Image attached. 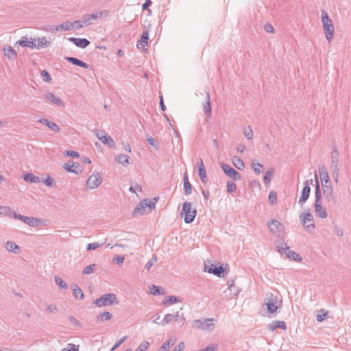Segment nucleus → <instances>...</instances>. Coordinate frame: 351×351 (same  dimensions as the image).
Here are the masks:
<instances>
[{"mask_svg": "<svg viewBox=\"0 0 351 351\" xmlns=\"http://www.w3.org/2000/svg\"><path fill=\"white\" fill-rule=\"evenodd\" d=\"M322 190L319 183V180L317 178V174H315V203H314V208L316 213V215L322 218L325 219L327 217V212L325 208L322 207Z\"/></svg>", "mask_w": 351, "mask_h": 351, "instance_id": "f257e3e1", "label": "nucleus"}, {"mask_svg": "<svg viewBox=\"0 0 351 351\" xmlns=\"http://www.w3.org/2000/svg\"><path fill=\"white\" fill-rule=\"evenodd\" d=\"M228 265L213 264L210 262L205 263L204 270L210 274H213L219 278H223L225 276L226 270Z\"/></svg>", "mask_w": 351, "mask_h": 351, "instance_id": "f03ea898", "label": "nucleus"}, {"mask_svg": "<svg viewBox=\"0 0 351 351\" xmlns=\"http://www.w3.org/2000/svg\"><path fill=\"white\" fill-rule=\"evenodd\" d=\"M180 215L184 218V222L189 224L194 221L197 215V210L196 208L192 209V204L191 202H184L182 204Z\"/></svg>", "mask_w": 351, "mask_h": 351, "instance_id": "7ed1b4c3", "label": "nucleus"}, {"mask_svg": "<svg viewBox=\"0 0 351 351\" xmlns=\"http://www.w3.org/2000/svg\"><path fill=\"white\" fill-rule=\"evenodd\" d=\"M93 304L98 307H102L112 304H119V300L114 293H108L95 299L93 301Z\"/></svg>", "mask_w": 351, "mask_h": 351, "instance_id": "20e7f679", "label": "nucleus"}, {"mask_svg": "<svg viewBox=\"0 0 351 351\" xmlns=\"http://www.w3.org/2000/svg\"><path fill=\"white\" fill-rule=\"evenodd\" d=\"M300 219L306 231L308 232H313L314 231L315 228L314 219L309 210H306V212H303L300 215Z\"/></svg>", "mask_w": 351, "mask_h": 351, "instance_id": "39448f33", "label": "nucleus"}, {"mask_svg": "<svg viewBox=\"0 0 351 351\" xmlns=\"http://www.w3.org/2000/svg\"><path fill=\"white\" fill-rule=\"evenodd\" d=\"M109 12L106 10H100L96 12L90 14H85L82 16L84 23L86 26H89L93 24V21L101 19L103 16H106Z\"/></svg>", "mask_w": 351, "mask_h": 351, "instance_id": "423d86ee", "label": "nucleus"}, {"mask_svg": "<svg viewBox=\"0 0 351 351\" xmlns=\"http://www.w3.org/2000/svg\"><path fill=\"white\" fill-rule=\"evenodd\" d=\"M281 245H283L284 243H282ZM285 247L283 246L278 247V252H279L281 254H282L284 253L287 258H288L291 260H293L294 261H296V262L302 261V258L299 254H298L293 251L289 250V247L287 245V244H285Z\"/></svg>", "mask_w": 351, "mask_h": 351, "instance_id": "0eeeda50", "label": "nucleus"}, {"mask_svg": "<svg viewBox=\"0 0 351 351\" xmlns=\"http://www.w3.org/2000/svg\"><path fill=\"white\" fill-rule=\"evenodd\" d=\"M220 167L222 169L224 174L232 179L234 181H239L241 180V175L229 165L221 163Z\"/></svg>", "mask_w": 351, "mask_h": 351, "instance_id": "6e6552de", "label": "nucleus"}, {"mask_svg": "<svg viewBox=\"0 0 351 351\" xmlns=\"http://www.w3.org/2000/svg\"><path fill=\"white\" fill-rule=\"evenodd\" d=\"M13 218L19 219L32 227H38L40 225L41 219L33 217H27L21 214L14 213Z\"/></svg>", "mask_w": 351, "mask_h": 351, "instance_id": "1a4fd4ad", "label": "nucleus"}, {"mask_svg": "<svg viewBox=\"0 0 351 351\" xmlns=\"http://www.w3.org/2000/svg\"><path fill=\"white\" fill-rule=\"evenodd\" d=\"M313 184V180H306L304 182V187L301 192V195L298 200V204L302 206L308 199L311 193L310 185Z\"/></svg>", "mask_w": 351, "mask_h": 351, "instance_id": "9d476101", "label": "nucleus"}, {"mask_svg": "<svg viewBox=\"0 0 351 351\" xmlns=\"http://www.w3.org/2000/svg\"><path fill=\"white\" fill-rule=\"evenodd\" d=\"M95 135L104 144L107 145L109 147H114V140L110 136L106 134L104 130H97Z\"/></svg>", "mask_w": 351, "mask_h": 351, "instance_id": "9b49d317", "label": "nucleus"}, {"mask_svg": "<svg viewBox=\"0 0 351 351\" xmlns=\"http://www.w3.org/2000/svg\"><path fill=\"white\" fill-rule=\"evenodd\" d=\"M101 178L99 175V173H97V175L93 174L89 176V178L86 180V185L87 188L90 189H94L98 187L101 184Z\"/></svg>", "mask_w": 351, "mask_h": 351, "instance_id": "f8f14e48", "label": "nucleus"}, {"mask_svg": "<svg viewBox=\"0 0 351 351\" xmlns=\"http://www.w3.org/2000/svg\"><path fill=\"white\" fill-rule=\"evenodd\" d=\"M67 40L69 42L73 43L76 47L82 49H85L90 43L88 39L84 38L69 37L67 38Z\"/></svg>", "mask_w": 351, "mask_h": 351, "instance_id": "ddd939ff", "label": "nucleus"}, {"mask_svg": "<svg viewBox=\"0 0 351 351\" xmlns=\"http://www.w3.org/2000/svg\"><path fill=\"white\" fill-rule=\"evenodd\" d=\"M63 168L67 172L73 173L76 175L81 173L82 171V169H80V164L75 162H72L71 164L64 163Z\"/></svg>", "mask_w": 351, "mask_h": 351, "instance_id": "4468645a", "label": "nucleus"}, {"mask_svg": "<svg viewBox=\"0 0 351 351\" xmlns=\"http://www.w3.org/2000/svg\"><path fill=\"white\" fill-rule=\"evenodd\" d=\"M44 97L55 106L58 107H64V103L63 101L60 97H56L53 93H47L44 95Z\"/></svg>", "mask_w": 351, "mask_h": 351, "instance_id": "2eb2a0df", "label": "nucleus"}, {"mask_svg": "<svg viewBox=\"0 0 351 351\" xmlns=\"http://www.w3.org/2000/svg\"><path fill=\"white\" fill-rule=\"evenodd\" d=\"M213 319H197L194 321V326L197 328L208 329L213 324L210 323Z\"/></svg>", "mask_w": 351, "mask_h": 351, "instance_id": "dca6fc26", "label": "nucleus"}, {"mask_svg": "<svg viewBox=\"0 0 351 351\" xmlns=\"http://www.w3.org/2000/svg\"><path fill=\"white\" fill-rule=\"evenodd\" d=\"M149 38V30L145 27L141 36V39L137 42V47L138 49L144 48L148 44Z\"/></svg>", "mask_w": 351, "mask_h": 351, "instance_id": "f3484780", "label": "nucleus"}, {"mask_svg": "<svg viewBox=\"0 0 351 351\" xmlns=\"http://www.w3.org/2000/svg\"><path fill=\"white\" fill-rule=\"evenodd\" d=\"M64 59L73 65L78 66L84 69H89L90 67L88 64L75 57L66 56L64 57Z\"/></svg>", "mask_w": 351, "mask_h": 351, "instance_id": "a211bd4d", "label": "nucleus"}, {"mask_svg": "<svg viewBox=\"0 0 351 351\" xmlns=\"http://www.w3.org/2000/svg\"><path fill=\"white\" fill-rule=\"evenodd\" d=\"M339 153L337 150V145H332V151L331 152V167H339Z\"/></svg>", "mask_w": 351, "mask_h": 351, "instance_id": "6ab92c4d", "label": "nucleus"}, {"mask_svg": "<svg viewBox=\"0 0 351 351\" xmlns=\"http://www.w3.org/2000/svg\"><path fill=\"white\" fill-rule=\"evenodd\" d=\"M38 122L47 126L50 130L53 132H60L59 126L54 122L49 121L47 119L43 118L38 120Z\"/></svg>", "mask_w": 351, "mask_h": 351, "instance_id": "aec40b11", "label": "nucleus"}, {"mask_svg": "<svg viewBox=\"0 0 351 351\" xmlns=\"http://www.w3.org/2000/svg\"><path fill=\"white\" fill-rule=\"evenodd\" d=\"M184 193L186 195H191L192 193L193 186L190 183L188 178L187 172H185L183 176Z\"/></svg>", "mask_w": 351, "mask_h": 351, "instance_id": "412c9836", "label": "nucleus"}, {"mask_svg": "<svg viewBox=\"0 0 351 351\" xmlns=\"http://www.w3.org/2000/svg\"><path fill=\"white\" fill-rule=\"evenodd\" d=\"M326 34V38L328 41H330L334 35V26L332 22L323 25Z\"/></svg>", "mask_w": 351, "mask_h": 351, "instance_id": "4be33fe9", "label": "nucleus"}, {"mask_svg": "<svg viewBox=\"0 0 351 351\" xmlns=\"http://www.w3.org/2000/svg\"><path fill=\"white\" fill-rule=\"evenodd\" d=\"M277 328L282 330H286L287 326L284 321H272L271 324L268 325V329L273 332Z\"/></svg>", "mask_w": 351, "mask_h": 351, "instance_id": "5701e85b", "label": "nucleus"}, {"mask_svg": "<svg viewBox=\"0 0 351 351\" xmlns=\"http://www.w3.org/2000/svg\"><path fill=\"white\" fill-rule=\"evenodd\" d=\"M323 195H324V199L329 203V204H335V201H336V199H335V197L333 194V189L332 188L331 189H324V191H323Z\"/></svg>", "mask_w": 351, "mask_h": 351, "instance_id": "b1692460", "label": "nucleus"}, {"mask_svg": "<svg viewBox=\"0 0 351 351\" xmlns=\"http://www.w3.org/2000/svg\"><path fill=\"white\" fill-rule=\"evenodd\" d=\"M71 287L73 289V294L74 298L78 300H84V294L82 289L75 284L71 285Z\"/></svg>", "mask_w": 351, "mask_h": 351, "instance_id": "393cba45", "label": "nucleus"}, {"mask_svg": "<svg viewBox=\"0 0 351 351\" xmlns=\"http://www.w3.org/2000/svg\"><path fill=\"white\" fill-rule=\"evenodd\" d=\"M180 302L179 297L176 295L166 296L162 301V304L165 306L172 305Z\"/></svg>", "mask_w": 351, "mask_h": 351, "instance_id": "a878e982", "label": "nucleus"}, {"mask_svg": "<svg viewBox=\"0 0 351 351\" xmlns=\"http://www.w3.org/2000/svg\"><path fill=\"white\" fill-rule=\"evenodd\" d=\"M23 180L30 184L38 183L40 182V178L32 173H26L23 174Z\"/></svg>", "mask_w": 351, "mask_h": 351, "instance_id": "bb28decb", "label": "nucleus"}, {"mask_svg": "<svg viewBox=\"0 0 351 351\" xmlns=\"http://www.w3.org/2000/svg\"><path fill=\"white\" fill-rule=\"evenodd\" d=\"M277 300H274L273 299L268 300L267 302H265V305L267 306V311L270 314L275 313L278 310V306L276 305Z\"/></svg>", "mask_w": 351, "mask_h": 351, "instance_id": "cd10ccee", "label": "nucleus"}, {"mask_svg": "<svg viewBox=\"0 0 351 351\" xmlns=\"http://www.w3.org/2000/svg\"><path fill=\"white\" fill-rule=\"evenodd\" d=\"M206 102L203 106L204 114L207 117H210L212 112L211 104H210V95L208 93H206Z\"/></svg>", "mask_w": 351, "mask_h": 351, "instance_id": "c85d7f7f", "label": "nucleus"}, {"mask_svg": "<svg viewBox=\"0 0 351 351\" xmlns=\"http://www.w3.org/2000/svg\"><path fill=\"white\" fill-rule=\"evenodd\" d=\"M280 225L281 223L277 219L270 220L267 223L268 228L273 234H276L278 232L279 226Z\"/></svg>", "mask_w": 351, "mask_h": 351, "instance_id": "c756f323", "label": "nucleus"}, {"mask_svg": "<svg viewBox=\"0 0 351 351\" xmlns=\"http://www.w3.org/2000/svg\"><path fill=\"white\" fill-rule=\"evenodd\" d=\"M149 293L153 295H161L165 293V289L160 286L152 285L149 289Z\"/></svg>", "mask_w": 351, "mask_h": 351, "instance_id": "7c9ffc66", "label": "nucleus"}, {"mask_svg": "<svg viewBox=\"0 0 351 351\" xmlns=\"http://www.w3.org/2000/svg\"><path fill=\"white\" fill-rule=\"evenodd\" d=\"M4 55L9 60H14L16 58V53L15 50L11 46H7V47H3Z\"/></svg>", "mask_w": 351, "mask_h": 351, "instance_id": "2f4dec72", "label": "nucleus"}, {"mask_svg": "<svg viewBox=\"0 0 351 351\" xmlns=\"http://www.w3.org/2000/svg\"><path fill=\"white\" fill-rule=\"evenodd\" d=\"M319 173L321 182L326 181V183H330V180L328 173L324 166L319 168Z\"/></svg>", "mask_w": 351, "mask_h": 351, "instance_id": "473e14b6", "label": "nucleus"}, {"mask_svg": "<svg viewBox=\"0 0 351 351\" xmlns=\"http://www.w3.org/2000/svg\"><path fill=\"white\" fill-rule=\"evenodd\" d=\"M232 162L238 170L242 171L245 167L243 161L239 156H234Z\"/></svg>", "mask_w": 351, "mask_h": 351, "instance_id": "72a5a7b5", "label": "nucleus"}, {"mask_svg": "<svg viewBox=\"0 0 351 351\" xmlns=\"http://www.w3.org/2000/svg\"><path fill=\"white\" fill-rule=\"evenodd\" d=\"M274 169L273 167L269 168L268 170L265 172L263 177V182L266 186H268L270 184L271 176L274 174Z\"/></svg>", "mask_w": 351, "mask_h": 351, "instance_id": "f704fd0d", "label": "nucleus"}, {"mask_svg": "<svg viewBox=\"0 0 351 351\" xmlns=\"http://www.w3.org/2000/svg\"><path fill=\"white\" fill-rule=\"evenodd\" d=\"M16 213L13 209L8 206H0V215L10 216L13 218V214Z\"/></svg>", "mask_w": 351, "mask_h": 351, "instance_id": "c9c22d12", "label": "nucleus"}, {"mask_svg": "<svg viewBox=\"0 0 351 351\" xmlns=\"http://www.w3.org/2000/svg\"><path fill=\"white\" fill-rule=\"evenodd\" d=\"M112 317V315L110 312L104 311V313H99L97 316L96 319H97V321L98 322H104V321H108Z\"/></svg>", "mask_w": 351, "mask_h": 351, "instance_id": "e433bc0d", "label": "nucleus"}, {"mask_svg": "<svg viewBox=\"0 0 351 351\" xmlns=\"http://www.w3.org/2000/svg\"><path fill=\"white\" fill-rule=\"evenodd\" d=\"M130 158L125 154H119L116 156V160L123 166H126L130 164Z\"/></svg>", "mask_w": 351, "mask_h": 351, "instance_id": "4c0bfd02", "label": "nucleus"}, {"mask_svg": "<svg viewBox=\"0 0 351 351\" xmlns=\"http://www.w3.org/2000/svg\"><path fill=\"white\" fill-rule=\"evenodd\" d=\"M6 249L10 252L17 254L19 252V247L13 241L6 243Z\"/></svg>", "mask_w": 351, "mask_h": 351, "instance_id": "58836bf2", "label": "nucleus"}, {"mask_svg": "<svg viewBox=\"0 0 351 351\" xmlns=\"http://www.w3.org/2000/svg\"><path fill=\"white\" fill-rule=\"evenodd\" d=\"M145 206L143 204V202L142 200L140 202L139 204H137L136 208L134 209L132 214H133V215H136L137 214L143 215V213H145Z\"/></svg>", "mask_w": 351, "mask_h": 351, "instance_id": "ea45409f", "label": "nucleus"}, {"mask_svg": "<svg viewBox=\"0 0 351 351\" xmlns=\"http://www.w3.org/2000/svg\"><path fill=\"white\" fill-rule=\"evenodd\" d=\"M49 42L47 40L45 37H41L38 38V49H44L48 47Z\"/></svg>", "mask_w": 351, "mask_h": 351, "instance_id": "a19ab883", "label": "nucleus"}, {"mask_svg": "<svg viewBox=\"0 0 351 351\" xmlns=\"http://www.w3.org/2000/svg\"><path fill=\"white\" fill-rule=\"evenodd\" d=\"M54 280L56 284L61 289H66L68 288V285L65 281H64L61 278L58 276H54Z\"/></svg>", "mask_w": 351, "mask_h": 351, "instance_id": "79ce46f5", "label": "nucleus"}, {"mask_svg": "<svg viewBox=\"0 0 351 351\" xmlns=\"http://www.w3.org/2000/svg\"><path fill=\"white\" fill-rule=\"evenodd\" d=\"M84 21L82 18L80 20H76L72 22L73 29L77 30L80 29L84 27H87L84 25Z\"/></svg>", "mask_w": 351, "mask_h": 351, "instance_id": "37998d69", "label": "nucleus"}, {"mask_svg": "<svg viewBox=\"0 0 351 351\" xmlns=\"http://www.w3.org/2000/svg\"><path fill=\"white\" fill-rule=\"evenodd\" d=\"M43 182L45 186L48 187L53 188L56 186V183L54 181L53 178L49 176V175L45 179L43 180Z\"/></svg>", "mask_w": 351, "mask_h": 351, "instance_id": "c03bdc74", "label": "nucleus"}, {"mask_svg": "<svg viewBox=\"0 0 351 351\" xmlns=\"http://www.w3.org/2000/svg\"><path fill=\"white\" fill-rule=\"evenodd\" d=\"M173 319V314L168 313L166 314L164 318L158 323V325H161L162 326L167 325L169 322H171Z\"/></svg>", "mask_w": 351, "mask_h": 351, "instance_id": "a18cd8bd", "label": "nucleus"}, {"mask_svg": "<svg viewBox=\"0 0 351 351\" xmlns=\"http://www.w3.org/2000/svg\"><path fill=\"white\" fill-rule=\"evenodd\" d=\"M252 169L254 170V171L257 173L260 174L262 172V170L263 169V165L260 162H252Z\"/></svg>", "mask_w": 351, "mask_h": 351, "instance_id": "49530a36", "label": "nucleus"}, {"mask_svg": "<svg viewBox=\"0 0 351 351\" xmlns=\"http://www.w3.org/2000/svg\"><path fill=\"white\" fill-rule=\"evenodd\" d=\"M333 231L339 237L343 235V229L341 226H338L335 222L332 223Z\"/></svg>", "mask_w": 351, "mask_h": 351, "instance_id": "de8ad7c7", "label": "nucleus"}, {"mask_svg": "<svg viewBox=\"0 0 351 351\" xmlns=\"http://www.w3.org/2000/svg\"><path fill=\"white\" fill-rule=\"evenodd\" d=\"M59 27L64 31H69L73 29L72 22L66 21L64 23L60 24Z\"/></svg>", "mask_w": 351, "mask_h": 351, "instance_id": "09e8293b", "label": "nucleus"}, {"mask_svg": "<svg viewBox=\"0 0 351 351\" xmlns=\"http://www.w3.org/2000/svg\"><path fill=\"white\" fill-rule=\"evenodd\" d=\"M237 190V185L234 182L228 181L226 186V192L228 193H232Z\"/></svg>", "mask_w": 351, "mask_h": 351, "instance_id": "8fccbe9b", "label": "nucleus"}, {"mask_svg": "<svg viewBox=\"0 0 351 351\" xmlns=\"http://www.w3.org/2000/svg\"><path fill=\"white\" fill-rule=\"evenodd\" d=\"M268 201L271 205H274L277 202V193L274 191H270L268 196Z\"/></svg>", "mask_w": 351, "mask_h": 351, "instance_id": "3c124183", "label": "nucleus"}, {"mask_svg": "<svg viewBox=\"0 0 351 351\" xmlns=\"http://www.w3.org/2000/svg\"><path fill=\"white\" fill-rule=\"evenodd\" d=\"M173 343L174 342L172 341L171 339H168L162 344V346L160 347V350L163 351H169L170 346H173Z\"/></svg>", "mask_w": 351, "mask_h": 351, "instance_id": "603ef678", "label": "nucleus"}, {"mask_svg": "<svg viewBox=\"0 0 351 351\" xmlns=\"http://www.w3.org/2000/svg\"><path fill=\"white\" fill-rule=\"evenodd\" d=\"M147 141L149 145L152 146L155 149L158 150L160 147L158 143H156V140L151 136H149L147 138Z\"/></svg>", "mask_w": 351, "mask_h": 351, "instance_id": "864d4df0", "label": "nucleus"}, {"mask_svg": "<svg viewBox=\"0 0 351 351\" xmlns=\"http://www.w3.org/2000/svg\"><path fill=\"white\" fill-rule=\"evenodd\" d=\"M149 346V343L147 341H142L135 351H146Z\"/></svg>", "mask_w": 351, "mask_h": 351, "instance_id": "5fc2aeb1", "label": "nucleus"}, {"mask_svg": "<svg viewBox=\"0 0 351 351\" xmlns=\"http://www.w3.org/2000/svg\"><path fill=\"white\" fill-rule=\"evenodd\" d=\"M95 266H96L95 264H91V265L86 266L83 269V274H85V275L92 274L94 271V269H95Z\"/></svg>", "mask_w": 351, "mask_h": 351, "instance_id": "6e6d98bb", "label": "nucleus"}, {"mask_svg": "<svg viewBox=\"0 0 351 351\" xmlns=\"http://www.w3.org/2000/svg\"><path fill=\"white\" fill-rule=\"evenodd\" d=\"M64 154L67 157L73 158H77L80 157V154L74 150H66L64 152Z\"/></svg>", "mask_w": 351, "mask_h": 351, "instance_id": "4d7b16f0", "label": "nucleus"}, {"mask_svg": "<svg viewBox=\"0 0 351 351\" xmlns=\"http://www.w3.org/2000/svg\"><path fill=\"white\" fill-rule=\"evenodd\" d=\"M322 22L323 25L330 23L332 22L331 19L329 18L328 13L325 10L322 11Z\"/></svg>", "mask_w": 351, "mask_h": 351, "instance_id": "13d9d810", "label": "nucleus"}, {"mask_svg": "<svg viewBox=\"0 0 351 351\" xmlns=\"http://www.w3.org/2000/svg\"><path fill=\"white\" fill-rule=\"evenodd\" d=\"M40 75L43 81L46 82H49L51 80V77L47 71L45 69L41 71Z\"/></svg>", "mask_w": 351, "mask_h": 351, "instance_id": "bf43d9fd", "label": "nucleus"}, {"mask_svg": "<svg viewBox=\"0 0 351 351\" xmlns=\"http://www.w3.org/2000/svg\"><path fill=\"white\" fill-rule=\"evenodd\" d=\"M143 204L145 205V208H149L151 210H154L156 208V206L154 203L151 201V199H143Z\"/></svg>", "mask_w": 351, "mask_h": 351, "instance_id": "052dcab7", "label": "nucleus"}, {"mask_svg": "<svg viewBox=\"0 0 351 351\" xmlns=\"http://www.w3.org/2000/svg\"><path fill=\"white\" fill-rule=\"evenodd\" d=\"M128 339V336H124L123 337L121 338L117 342L114 344L112 348H111L110 351H114L116 349H117L126 339Z\"/></svg>", "mask_w": 351, "mask_h": 351, "instance_id": "680f3d73", "label": "nucleus"}, {"mask_svg": "<svg viewBox=\"0 0 351 351\" xmlns=\"http://www.w3.org/2000/svg\"><path fill=\"white\" fill-rule=\"evenodd\" d=\"M101 245L102 244H100L97 242L90 243L86 245V249L88 251L95 250L97 249L99 247H100Z\"/></svg>", "mask_w": 351, "mask_h": 351, "instance_id": "e2e57ef3", "label": "nucleus"}, {"mask_svg": "<svg viewBox=\"0 0 351 351\" xmlns=\"http://www.w3.org/2000/svg\"><path fill=\"white\" fill-rule=\"evenodd\" d=\"M27 47H29L30 49H38V47L36 45V40L34 38H30V39L29 40H27Z\"/></svg>", "mask_w": 351, "mask_h": 351, "instance_id": "0e129e2a", "label": "nucleus"}, {"mask_svg": "<svg viewBox=\"0 0 351 351\" xmlns=\"http://www.w3.org/2000/svg\"><path fill=\"white\" fill-rule=\"evenodd\" d=\"M157 261V258L154 256H152V259L149 260L146 265H145V268L147 270H149L150 268L153 266V265Z\"/></svg>", "mask_w": 351, "mask_h": 351, "instance_id": "69168bd1", "label": "nucleus"}, {"mask_svg": "<svg viewBox=\"0 0 351 351\" xmlns=\"http://www.w3.org/2000/svg\"><path fill=\"white\" fill-rule=\"evenodd\" d=\"M217 345H216L215 343H211L207 346L205 348L202 349L200 351H217Z\"/></svg>", "mask_w": 351, "mask_h": 351, "instance_id": "338daca9", "label": "nucleus"}, {"mask_svg": "<svg viewBox=\"0 0 351 351\" xmlns=\"http://www.w3.org/2000/svg\"><path fill=\"white\" fill-rule=\"evenodd\" d=\"M68 348H63L61 351H79V346L73 343H69Z\"/></svg>", "mask_w": 351, "mask_h": 351, "instance_id": "774afa93", "label": "nucleus"}]
</instances>
